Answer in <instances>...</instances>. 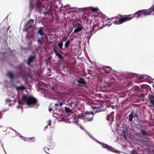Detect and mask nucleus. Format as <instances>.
Segmentation results:
<instances>
[{
  "mask_svg": "<svg viewBox=\"0 0 154 154\" xmlns=\"http://www.w3.org/2000/svg\"><path fill=\"white\" fill-rule=\"evenodd\" d=\"M146 79L148 80H151L152 79V78L150 76L146 75Z\"/></svg>",
  "mask_w": 154,
  "mask_h": 154,
  "instance_id": "25",
  "label": "nucleus"
},
{
  "mask_svg": "<svg viewBox=\"0 0 154 154\" xmlns=\"http://www.w3.org/2000/svg\"><path fill=\"white\" fill-rule=\"evenodd\" d=\"M9 108H7V109H5V110L4 111V110H2V112H5L6 111H7V110H8V109Z\"/></svg>",
  "mask_w": 154,
  "mask_h": 154,
  "instance_id": "40",
  "label": "nucleus"
},
{
  "mask_svg": "<svg viewBox=\"0 0 154 154\" xmlns=\"http://www.w3.org/2000/svg\"><path fill=\"white\" fill-rule=\"evenodd\" d=\"M106 21L109 23H110L111 22L110 20L109 19L107 20Z\"/></svg>",
  "mask_w": 154,
  "mask_h": 154,
  "instance_id": "37",
  "label": "nucleus"
},
{
  "mask_svg": "<svg viewBox=\"0 0 154 154\" xmlns=\"http://www.w3.org/2000/svg\"><path fill=\"white\" fill-rule=\"evenodd\" d=\"M63 103H62L60 102L59 104V105L61 107V106H62L63 105Z\"/></svg>",
  "mask_w": 154,
  "mask_h": 154,
  "instance_id": "33",
  "label": "nucleus"
},
{
  "mask_svg": "<svg viewBox=\"0 0 154 154\" xmlns=\"http://www.w3.org/2000/svg\"><path fill=\"white\" fill-rule=\"evenodd\" d=\"M20 106H17V108H20Z\"/></svg>",
  "mask_w": 154,
  "mask_h": 154,
  "instance_id": "44",
  "label": "nucleus"
},
{
  "mask_svg": "<svg viewBox=\"0 0 154 154\" xmlns=\"http://www.w3.org/2000/svg\"><path fill=\"white\" fill-rule=\"evenodd\" d=\"M80 128L81 129L83 130L84 129V128H83L82 127V126H80Z\"/></svg>",
  "mask_w": 154,
  "mask_h": 154,
  "instance_id": "41",
  "label": "nucleus"
},
{
  "mask_svg": "<svg viewBox=\"0 0 154 154\" xmlns=\"http://www.w3.org/2000/svg\"><path fill=\"white\" fill-rule=\"evenodd\" d=\"M96 108H97V107H93V109Z\"/></svg>",
  "mask_w": 154,
  "mask_h": 154,
  "instance_id": "46",
  "label": "nucleus"
},
{
  "mask_svg": "<svg viewBox=\"0 0 154 154\" xmlns=\"http://www.w3.org/2000/svg\"><path fill=\"white\" fill-rule=\"evenodd\" d=\"M107 119L108 121H109L110 119H109V116H108Z\"/></svg>",
  "mask_w": 154,
  "mask_h": 154,
  "instance_id": "38",
  "label": "nucleus"
},
{
  "mask_svg": "<svg viewBox=\"0 0 154 154\" xmlns=\"http://www.w3.org/2000/svg\"><path fill=\"white\" fill-rule=\"evenodd\" d=\"M28 140V141L31 140L32 142H34L35 141V138L34 137L29 138Z\"/></svg>",
  "mask_w": 154,
  "mask_h": 154,
  "instance_id": "23",
  "label": "nucleus"
},
{
  "mask_svg": "<svg viewBox=\"0 0 154 154\" xmlns=\"http://www.w3.org/2000/svg\"><path fill=\"white\" fill-rule=\"evenodd\" d=\"M96 141L98 142L100 144H101L103 148H106L107 150L109 151H111L114 152H119L118 150H115L111 146H110L104 143H100L96 140Z\"/></svg>",
  "mask_w": 154,
  "mask_h": 154,
  "instance_id": "3",
  "label": "nucleus"
},
{
  "mask_svg": "<svg viewBox=\"0 0 154 154\" xmlns=\"http://www.w3.org/2000/svg\"><path fill=\"white\" fill-rule=\"evenodd\" d=\"M86 133L90 137L93 138V137H91V135L89 134V133L87 131H85Z\"/></svg>",
  "mask_w": 154,
  "mask_h": 154,
  "instance_id": "32",
  "label": "nucleus"
},
{
  "mask_svg": "<svg viewBox=\"0 0 154 154\" xmlns=\"http://www.w3.org/2000/svg\"><path fill=\"white\" fill-rule=\"evenodd\" d=\"M4 151H5V154H6V152H5V150H4Z\"/></svg>",
  "mask_w": 154,
  "mask_h": 154,
  "instance_id": "48",
  "label": "nucleus"
},
{
  "mask_svg": "<svg viewBox=\"0 0 154 154\" xmlns=\"http://www.w3.org/2000/svg\"><path fill=\"white\" fill-rule=\"evenodd\" d=\"M73 28L75 29L74 30V32H78L81 31L82 29L81 25L79 23H77L75 24Z\"/></svg>",
  "mask_w": 154,
  "mask_h": 154,
  "instance_id": "6",
  "label": "nucleus"
},
{
  "mask_svg": "<svg viewBox=\"0 0 154 154\" xmlns=\"http://www.w3.org/2000/svg\"><path fill=\"white\" fill-rule=\"evenodd\" d=\"M45 40L43 37L38 39V44L39 45H42L45 42Z\"/></svg>",
  "mask_w": 154,
  "mask_h": 154,
  "instance_id": "9",
  "label": "nucleus"
},
{
  "mask_svg": "<svg viewBox=\"0 0 154 154\" xmlns=\"http://www.w3.org/2000/svg\"><path fill=\"white\" fill-rule=\"evenodd\" d=\"M12 99H11L10 98H7L5 100L6 102H11L12 103H11L9 104L8 105L9 106H11L12 104H14L16 102V101L14 98L13 97H11Z\"/></svg>",
  "mask_w": 154,
  "mask_h": 154,
  "instance_id": "7",
  "label": "nucleus"
},
{
  "mask_svg": "<svg viewBox=\"0 0 154 154\" xmlns=\"http://www.w3.org/2000/svg\"><path fill=\"white\" fill-rule=\"evenodd\" d=\"M43 13H44V14H45V15H47V14H49V12L48 11H44V12Z\"/></svg>",
  "mask_w": 154,
  "mask_h": 154,
  "instance_id": "29",
  "label": "nucleus"
},
{
  "mask_svg": "<svg viewBox=\"0 0 154 154\" xmlns=\"http://www.w3.org/2000/svg\"><path fill=\"white\" fill-rule=\"evenodd\" d=\"M85 114L86 116H88V115H89L90 113L88 111H86L85 112Z\"/></svg>",
  "mask_w": 154,
  "mask_h": 154,
  "instance_id": "31",
  "label": "nucleus"
},
{
  "mask_svg": "<svg viewBox=\"0 0 154 154\" xmlns=\"http://www.w3.org/2000/svg\"><path fill=\"white\" fill-rule=\"evenodd\" d=\"M7 75L11 79H13L14 77V75L11 72H8Z\"/></svg>",
  "mask_w": 154,
  "mask_h": 154,
  "instance_id": "18",
  "label": "nucleus"
},
{
  "mask_svg": "<svg viewBox=\"0 0 154 154\" xmlns=\"http://www.w3.org/2000/svg\"><path fill=\"white\" fill-rule=\"evenodd\" d=\"M34 20L32 19H30L27 23L25 25L23 29V31H28L29 28L32 26Z\"/></svg>",
  "mask_w": 154,
  "mask_h": 154,
  "instance_id": "5",
  "label": "nucleus"
},
{
  "mask_svg": "<svg viewBox=\"0 0 154 154\" xmlns=\"http://www.w3.org/2000/svg\"><path fill=\"white\" fill-rule=\"evenodd\" d=\"M16 89L19 92L20 91H23L25 89V88L23 86L16 87Z\"/></svg>",
  "mask_w": 154,
  "mask_h": 154,
  "instance_id": "14",
  "label": "nucleus"
},
{
  "mask_svg": "<svg viewBox=\"0 0 154 154\" xmlns=\"http://www.w3.org/2000/svg\"><path fill=\"white\" fill-rule=\"evenodd\" d=\"M48 122H49V124L45 126V130L46 129H47L48 128V125H51V121L49 120V121H48Z\"/></svg>",
  "mask_w": 154,
  "mask_h": 154,
  "instance_id": "28",
  "label": "nucleus"
},
{
  "mask_svg": "<svg viewBox=\"0 0 154 154\" xmlns=\"http://www.w3.org/2000/svg\"><path fill=\"white\" fill-rule=\"evenodd\" d=\"M139 12H141L142 14L144 15H152V12L151 11L150 9L147 10H140L134 13L135 15L138 13Z\"/></svg>",
  "mask_w": 154,
  "mask_h": 154,
  "instance_id": "4",
  "label": "nucleus"
},
{
  "mask_svg": "<svg viewBox=\"0 0 154 154\" xmlns=\"http://www.w3.org/2000/svg\"><path fill=\"white\" fill-rule=\"evenodd\" d=\"M63 44L62 42H60L58 43V45L60 48L62 49L63 50H64L65 49L63 48L62 47Z\"/></svg>",
  "mask_w": 154,
  "mask_h": 154,
  "instance_id": "19",
  "label": "nucleus"
},
{
  "mask_svg": "<svg viewBox=\"0 0 154 154\" xmlns=\"http://www.w3.org/2000/svg\"><path fill=\"white\" fill-rule=\"evenodd\" d=\"M146 76L145 75H138L137 77L139 79H146Z\"/></svg>",
  "mask_w": 154,
  "mask_h": 154,
  "instance_id": "16",
  "label": "nucleus"
},
{
  "mask_svg": "<svg viewBox=\"0 0 154 154\" xmlns=\"http://www.w3.org/2000/svg\"><path fill=\"white\" fill-rule=\"evenodd\" d=\"M131 154H137V151L135 150H133L131 152Z\"/></svg>",
  "mask_w": 154,
  "mask_h": 154,
  "instance_id": "27",
  "label": "nucleus"
},
{
  "mask_svg": "<svg viewBox=\"0 0 154 154\" xmlns=\"http://www.w3.org/2000/svg\"><path fill=\"white\" fill-rule=\"evenodd\" d=\"M38 33L39 35L42 36L44 35L43 28H40L38 31Z\"/></svg>",
  "mask_w": 154,
  "mask_h": 154,
  "instance_id": "13",
  "label": "nucleus"
},
{
  "mask_svg": "<svg viewBox=\"0 0 154 154\" xmlns=\"http://www.w3.org/2000/svg\"><path fill=\"white\" fill-rule=\"evenodd\" d=\"M149 98L151 103L154 106V95H150L149 96Z\"/></svg>",
  "mask_w": 154,
  "mask_h": 154,
  "instance_id": "11",
  "label": "nucleus"
},
{
  "mask_svg": "<svg viewBox=\"0 0 154 154\" xmlns=\"http://www.w3.org/2000/svg\"><path fill=\"white\" fill-rule=\"evenodd\" d=\"M107 68L109 69V70H110V68L109 67H108Z\"/></svg>",
  "mask_w": 154,
  "mask_h": 154,
  "instance_id": "45",
  "label": "nucleus"
},
{
  "mask_svg": "<svg viewBox=\"0 0 154 154\" xmlns=\"http://www.w3.org/2000/svg\"><path fill=\"white\" fill-rule=\"evenodd\" d=\"M49 149L47 147H44V150H45V152L48 153L47 152V150H48ZM48 154H49V153H48Z\"/></svg>",
  "mask_w": 154,
  "mask_h": 154,
  "instance_id": "30",
  "label": "nucleus"
},
{
  "mask_svg": "<svg viewBox=\"0 0 154 154\" xmlns=\"http://www.w3.org/2000/svg\"><path fill=\"white\" fill-rule=\"evenodd\" d=\"M23 100H19V104L21 106L26 103L29 107L37 108L38 106L35 98L29 95H24L22 97Z\"/></svg>",
  "mask_w": 154,
  "mask_h": 154,
  "instance_id": "1",
  "label": "nucleus"
},
{
  "mask_svg": "<svg viewBox=\"0 0 154 154\" xmlns=\"http://www.w3.org/2000/svg\"><path fill=\"white\" fill-rule=\"evenodd\" d=\"M132 14L126 15L121 18L117 17L114 20V24H120L124 22L129 21L135 17V16L131 17Z\"/></svg>",
  "mask_w": 154,
  "mask_h": 154,
  "instance_id": "2",
  "label": "nucleus"
},
{
  "mask_svg": "<svg viewBox=\"0 0 154 154\" xmlns=\"http://www.w3.org/2000/svg\"><path fill=\"white\" fill-rule=\"evenodd\" d=\"M52 110V109H51V108H49V112H51V111Z\"/></svg>",
  "mask_w": 154,
  "mask_h": 154,
  "instance_id": "39",
  "label": "nucleus"
},
{
  "mask_svg": "<svg viewBox=\"0 0 154 154\" xmlns=\"http://www.w3.org/2000/svg\"><path fill=\"white\" fill-rule=\"evenodd\" d=\"M34 59V57L32 56L28 59L27 60V64L28 65L30 64V63Z\"/></svg>",
  "mask_w": 154,
  "mask_h": 154,
  "instance_id": "17",
  "label": "nucleus"
},
{
  "mask_svg": "<svg viewBox=\"0 0 154 154\" xmlns=\"http://www.w3.org/2000/svg\"><path fill=\"white\" fill-rule=\"evenodd\" d=\"M65 110L67 112H71L72 111V109H70L68 107H66L65 108Z\"/></svg>",
  "mask_w": 154,
  "mask_h": 154,
  "instance_id": "24",
  "label": "nucleus"
},
{
  "mask_svg": "<svg viewBox=\"0 0 154 154\" xmlns=\"http://www.w3.org/2000/svg\"><path fill=\"white\" fill-rule=\"evenodd\" d=\"M91 115H93L94 114V112H91Z\"/></svg>",
  "mask_w": 154,
  "mask_h": 154,
  "instance_id": "42",
  "label": "nucleus"
},
{
  "mask_svg": "<svg viewBox=\"0 0 154 154\" xmlns=\"http://www.w3.org/2000/svg\"><path fill=\"white\" fill-rule=\"evenodd\" d=\"M73 8V7H72V8Z\"/></svg>",
  "mask_w": 154,
  "mask_h": 154,
  "instance_id": "49",
  "label": "nucleus"
},
{
  "mask_svg": "<svg viewBox=\"0 0 154 154\" xmlns=\"http://www.w3.org/2000/svg\"><path fill=\"white\" fill-rule=\"evenodd\" d=\"M70 33L69 32L68 33V36H69V35L70 34Z\"/></svg>",
  "mask_w": 154,
  "mask_h": 154,
  "instance_id": "43",
  "label": "nucleus"
},
{
  "mask_svg": "<svg viewBox=\"0 0 154 154\" xmlns=\"http://www.w3.org/2000/svg\"><path fill=\"white\" fill-rule=\"evenodd\" d=\"M70 45V42L68 40L66 41L65 44V48L68 47Z\"/></svg>",
  "mask_w": 154,
  "mask_h": 154,
  "instance_id": "21",
  "label": "nucleus"
},
{
  "mask_svg": "<svg viewBox=\"0 0 154 154\" xmlns=\"http://www.w3.org/2000/svg\"><path fill=\"white\" fill-rule=\"evenodd\" d=\"M59 105V104L58 103H55L54 104V106H58Z\"/></svg>",
  "mask_w": 154,
  "mask_h": 154,
  "instance_id": "36",
  "label": "nucleus"
},
{
  "mask_svg": "<svg viewBox=\"0 0 154 154\" xmlns=\"http://www.w3.org/2000/svg\"><path fill=\"white\" fill-rule=\"evenodd\" d=\"M142 133L143 134H146V131L144 130H142L141 131Z\"/></svg>",
  "mask_w": 154,
  "mask_h": 154,
  "instance_id": "34",
  "label": "nucleus"
},
{
  "mask_svg": "<svg viewBox=\"0 0 154 154\" xmlns=\"http://www.w3.org/2000/svg\"><path fill=\"white\" fill-rule=\"evenodd\" d=\"M67 39V37H64L63 38V40H64L65 41Z\"/></svg>",
  "mask_w": 154,
  "mask_h": 154,
  "instance_id": "35",
  "label": "nucleus"
},
{
  "mask_svg": "<svg viewBox=\"0 0 154 154\" xmlns=\"http://www.w3.org/2000/svg\"><path fill=\"white\" fill-rule=\"evenodd\" d=\"M54 51L55 53V55L61 60L63 59V56L60 54H59L56 50L55 49H54Z\"/></svg>",
  "mask_w": 154,
  "mask_h": 154,
  "instance_id": "10",
  "label": "nucleus"
},
{
  "mask_svg": "<svg viewBox=\"0 0 154 154\" xmlns=\"http://www.w3.org/2000/svg\"><path fill=\"white\" fill-rule=\"evenodd\" d=\"M77 82L80 84H85L86 83L85 80L83 78H80L78 80Z\"/></svg>",
  "mask_w": 154,
  "mask_h": 154,
  "instance_id": "12",
  "label": "nucleus"
},
{
  "mask_svg": "<svg viewBox=\"0 0 154 154\" xmlns=\"http://www.w3.org/2000/svg\"><path fill=\"white\" fill-rule=\"evenodd\" d=\"M80 118L81 119H83V120H85L86 122L92 121L93 120L92 117L90 119H89L88 118V116H85L80 117Z\"/></svg>",
  "mask_w": 154,
  "mask_h": 154,
  "instance_id": "8",
  "label": "nucleus"
},
{
  "mask_svg": "<svg viewBox=\"0 0 154 154\" xmlns=\"http://www.w3.org/2000/svg\"><path fill=\"white\" fill-rule=\"evenodd\" d=\"M1 127V126H0V127Z\"/></svg>",
  "mask_w": 154,
  "mask_h": 154,
  "instance_id": "50",
  "label": "nucleus"
},
{
  "mask_svg": "<svg viewBox=\"0 0 154 154\" xmlns=\"http://www.w3.org/2000/svg\"><path fill=\"white\" fill-rule=\"evenodd\" d=\"M91 9L94 12H97L98 11V9L97 8L91 7Z\"/></svg>",
  "mask_w": 154,
  "mask_h": 154,
  "instance_id": "20",
  "label": "nucleus"
},
{
  "mask_svg": "<svg viewBox=\"0 0 154 154\" xmlns=\"http://www.w3.org/2000/svg\"><path fill=\"white\" fill-rule=\"evenodd\" d=\"M150 10L152 12V11L154 12V4L149 8Z\"/></svg>",
  "mask_w": 154,
  "mask_h": 154,
  "instance_id": "26",
  "label": "nucleus"
},
{
  "mask_svg": "<svg viewBox=\"0 0 154 154\" xmlns=\"http://www.w3.org/2000/svg\"><path fill=\"white\" fill-rule=\"evenodd\" d=\"M152 14H153L152 15H154V13H152Z\"/></svg>",
  "mask_w": 154,
  "mask_h": 154,
  "instance_id": "47",
  "label": "nucleus"
},
{
  "mask_svg": "<svg viewBox=\"0 0 154 154\" xmlns=\"http://www.w3.org/2000/svg\"><path fill=\"white\" fill-rule=\"evenodd\" d=\"M142 15V14H141V12H139L138 13V14H136V15H135L134 13L133 14H132V15H133V16H134V15L135 17H140Z\"/></svg>",
  "mask_w": 154,
  "mask_h": 154,
  "instance_id": "22",
  "label": "nucleus"
},
{
  "mask_svg": "<svg viewBox=\"0 0 154 154\" xmlns=\"http://www.w3.org/2000/svg\"><path fill=\"white\" fill-rule=\"evenodd\" d=\"M134 117V113L133 112H131L129 115V122H132L133 120V119Z\"/></svg>",
  "mask_w": 154,
  "mask_h": 154,
  "instance_id": "15",
  "label": "nucleus"
}]
</instances>
